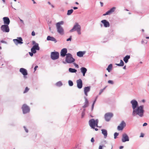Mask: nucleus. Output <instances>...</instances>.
I'll use <instances>...</instances> for the list:
<instances>
[{
	"mask_svg": "<svg viewBox=\"0 0 149 149\" xmlns=\"http://www.w3.org/2000/svg\"><path fill=\"white\" fill-rule=\"evenodd\" d=\"M143 105L138 107L135 110H133L132 115L133 116L136 114L142 117L143 116L144 111L143 109Z\"/></svg>",
	"mask_w": 149,
	"mask_h": 149,
	"instance_id": "obj_1",
	"label": "nucleus"
},
{
	"mask_svg": "<svg viewBox=\"0 0 149 149\" xmlns=\"http://www.w3.org/2000/svg\"><path fill=\"white\" fill-rule=\"evenodd\" d=\"M32 44L34 45L33 47V48L37 50H39L40 49V47H39L38 44L36 43L35 41H32Z\"/></svg>",
	"mask_w": 149,
	"mask_h": 149,
	"instance_id": "obj_19",
	"label": "nucleus"
},
{
	"mask_svg": "<svg viewBox=\"0 0 149 149\" xmlns=\"http://www.w3.org/2000/svg\"><path fill=\"white\" fill-rule=\"evenodd\" d=\"M14 43L16 45H17L18 44H22L23 43V40L21 37H18L17 39H14L13 40Z\"/></svg>",
	"mask_w": 149,
	"mask_h": 149,
	"instance_id": "obj_9",
	"label": "nucleus"
},
{
	"mask_svg": "<svg viewBox=\"0 0 149 149\" xmlns=\"http://www.w3.org/2000/svg\"><path fill=\"white\" fill-rule=\"evenodd\" d=\"M1 42H3V43H4V42H4V41H3V40L1 41Z\"/></svg>",
	"mask_w": 149,
	"mask_h": 149,
	"instance_id": "obj_61",
	"label": "nucleus"
},
{
	"mask_svg": "<svg viewBox=\"0 0 149 149\" xmlns=\"http://www.w3.org/2000/svg\"><path fill=\"white\" fill-rule=\"evenodd\" d=\"M112 64H110L109 65L107 68V70L109 72H110L112 70Z\"/></svg>",
	"mask_w": 149,
	"mask_h": 149,
	"instance_id": "obj_27",
	"label": "nucleus"
},
{
	"mask_svg": "<svg viewBox=\"0 0 149 149\" xmlns=\"http://www.w3.org/2000/svg\"><path fill=\"white\" fill-rule=\"evenodd\" d=\"M20 20L22 22H23V21L22 20L20 19Z\"/></svg>",
	"mask_w": 149,
	"mask_h": 149,
	"instance_id": "obj_62",
	"label": "nucleus"
},
{
	"mask_svg": "<svg viewBox=\"0 0 149 149\" xmlns=\"http://www.w3.org/2000/svg\"><path fill=\"white\" fill-rule=\"evenodd\" d=\"M19 71L24 76L28 74L26 70L24 68H20Z\"/></svg>",
	"mask_w": 149,
	"mask_h": 149,
	"instance_id": "obj_18",
	"label": "nucleus"
},
{
	"mask_svg": "<svg viewBox=\"0 0 149 149\" xmlns=\"http://www.w3.org/2000/svg\"><path fill=\"white\" fill-rule=\"evenodd\" d=\"M131 102H137L135 100H133Z\"/></svg>",
	"mask_w": 149,
	"mask_h": 149,
	"instance_id": "obj_45",
	"label": "nucleus"
},
{
	"mask_svg": "<svg viewBox=\"0 0 149 149\" xmlns=\"http://www.w3.org/2000/svg\"><path fill=\"white\" fill-rule=\"evenodd\" d=\"M75 3H76V4H79V3H78V2H75Z\"/></svg>",
	"mask_w": 149,
	"mask_h": 149,
	"instance_id": "obj_64",
	"label": "nucleus"
},
{
	"mask_svg": "<svg viewBox=\"0 0 149 149\" xmlns=\"http://www.w3.org/2000/svg\"><path fill=\"white\" fill-rule=\"evenodd\" d=\"M81 29L80 26L79 24L78 23H76L72 29L70 30V31L71 32L74 31H77L78 34L80 35L81 34Z\"/></svg>",
	"mask_w": 149,
	"mask_h": 149,
	"instance_id": "obj_3",
	"label": "nucleus"
},
{
	"mask_svg": "<svg viewBox=\"0 0 149 149\" xmlns=\"http://www.w3.org/2000/svg\"><path fill=\"white\" fill-rule=\"evenodd\" d=\"M129 139L128 136L127 134L124 133L123 134L122 138V141L123 142H125L129 141Z\"/></svg>",
	"mask_w": 149,
	"mask_h": 149,
	"instance_id": "obj_10",
	"label": "nucleus"
},
{
	"mask_svg": "<svg viewBox=\"0 0 149 149\" xmlns=\"http://www.w3.org/2000/svg\"><path fill=\"white\" fill-rule=\"evenodd\" d=\"M22 109L23 113L25 114L29 112L30 109L29 107L26 104L23 105Z\"/></svg>",
	"mask_w": 149,
	"mask_h": 149,
	"instance_id": "obj_7",
	"label": "nucleus"
},
{
	"mask_svg": "<svg viewBox=\"0 0 149 149\" xmlns=\"http://www.w3.org/2000/svg\"><path fill=\"white\" fill-rule=\"evenodd\" d=\"M130 58V55H127L124 58L123 60L126 63L128 62V60Z\"/></svg>",
	"mask_w": 149,
	"mask_h": 149,
	"instance_id": "obj_24",
	"label": "nucleus"
},
{
	"mask_svg": "<svg viewBox=\"0 0 149 149\" xmlns=\"http://www.w3.org/2000/svg\"><path fill=\"white\" fill-rule=\"evenodd\" d=\"M146 39H149V37H146Z\"/></svg>",
	"mask_w": 149,
	"mask_h": 149,
	"instance_id": "obj_63",
	"label": "nucleus"
},
{
	"mask_svg": "<svg viewBox=\"0 0 149 149\" xmlns=\"http://www.w3.org/2000/svg\"><path fill=\"white\" fill-rule=\"evenodd\" d=\"M125 126L126 123L125 122L123 121L121 122L120 125L118 126L117 129L119 131L122 130Z\"/></svg>",
	"mask_w": 149,
	"mask_h": 149,
	"instance_id": "obj_12",
	"label": "nucleus"
},
{
	"mask_svg": "<svg viewBox=\"0 0 149 149\" xmlns=\"http://www.w3.org/2000/svg\"><path fill=\"white\" fill-rule=\"evenodd\" d=\"M75 61V59L72 57V55L70 53H68L65 58V61L68 63H71Z\"/></svg>",
	"mask_w": 149,
	"mask_h": 149,
	"instance_id": "obj_4",
	"label": "nucleus"
},
{
	"mask_svg": "<svg viewBox=\"0 0 149 149\" xmlns=\"http://www.w3.org/2000/svg\"><path fill=\"white\" fill-rule=\"evenodd\" d=\"M71 36L69 38L67 39L66 40L67 41H70L71 40Z\"/></svg>",
	"mask_w": 149,
	"mask_h": 149,
	"instance_id": "obj_47",
	"label": "nucleus"
},
{
	"mask_svg": "<svg viewBox=\"0 0 149 149\" xmlns=\"http://www.w3.org/2000/svg\"><path fill=\"white\" fill-rule=\"evenodd\" d=\"M80 70L81 72L83 73V76H84L87 71V69L84 67H82L81 68Z\"/></svg>",
	"mask_w": 149,
	"mask_h": 149,
	"instance_id": "obj_21",
	"label": "nucleus"
},
{
	"mask_svg": "<svg viewBox=\"0 0 149 149\" xmlns=\"http://www.w3.org/2000/svg\"><path fill=\"white\" fill-rule=\"evenodd\" d=\"M123 147H124L123 146H120L119 147V149H122L123 148Z\"/></svg>",
	"mask_w": 149,
	"mask_h": 149,
	"instance_id": "obj_55",
	"label": "nucleus"
},
{
	"mask_svg": "<svg viewBox=\"0 0 149 149\" xmlns=\"http://www.w3.org/2000/svg\"><path fill=\"white\" fill-rule=\"evenodd\" d=\"M144 136V134L143 133H141L140 137H143Z\"/></svg>",
	"mask_w": 149,
	"mask_h": 149,
	"instance_id": "obj_44",
	"label": "nucleus"
},
{
	"mask_svg": "<svg viewBox=\"0 0 149 149\" xmlns=\"http://www.w3.org/2000/svg\"><path fill=\"white\" fill-rule=\"evenodd\" d=\"M4 23L5 25H8L10 23V20L8 17H5L3 18Z\"/></svg>",
	"mask_w": 149,
	"mask_h": 149,
	"instance_id": "obj_16",
	"label": "nucleus"
},
{
	"mask_svg": "<svg viewBox=\"0 0 149 149\" xmlns=\"http://www.w3.org/2000/svg\"><path fill=\"white\" fill-rule=\"evenodd\" d=\"M73 8V9H74V10H76V9H78V8H77V7H74Z\"/></svg>",
	"mask_w": 149,
	"mask_h": 149,
	"instance_id": "obj_56",
	"label": "nucleus"
},
{
	"mask_svg": "<svg viewBox=\"0 0 149 149\" xmlns=\"http://www.w3.org/2000/svg\"><path fill=\"white\" fill-rule=\"evenodd\" d=\"M36 49L32 47V48L31 49V51L32 53H35L36 52Z\"/></svg>",
	"mask_w": 149,
	"mask_h": 149,
	"instance_id": "obj_35",
	"label": "nucleus"
},
{
	"mask_svg": "<svg viewBox=\"0 0 149 149\" xmlns=\"http://www.w3.org/2000/svg\"><path fill=\"white\" fill-rule=\"evenodd\" d=\"M102 146H99V149H102Z\"/></svg>",
	"mask_w": 149,
	"mask_h": 149,
	"instance_id": "obj_53",
	"label": "nucleus"
},
{
	"mask_svg": "<svg viewBox=\"0 0 149 149\" xmlns=\"http://www.w3.org/2000/svg\"><path fill=\"white\" fill-rule=\"evenodd\" d=\"M73 10L72 9L69 10L68 11L67 14L68 15H70L73 12Z\"/></svg>",
	"mask_w": 149,
	"mask_h": 149,
	"instance_id": "obj_31",
	"label": "nucleus"
},
{
	"mask_svg": "<svg viewBox=\"0 0 149 149\" xmlns=\"http://www.w3.org/2000/svg\"><path fill=\"white\" fill-rule=\"evenodd\" d=\"M67 52V50L66 48H63L62 49L61 52L60 54L61 56L62 57L65 56L67 54H66Z\"/></svg>",
	"mask_w": 149,
	"mask_h": 149,
	"instance_id": "obj_13",
	"label": "nucleus"
},
{
	"mask_svg": "<svg viewBox=\"0 0 149 149\" xmlns=\"http://www.w3.org/2000/svg\"><path fill=\"white\" fill-rule=\"evenodd\" d=\"M29 89L27 87H26L23 93H27L29 91Z\"/></svg>",
	"mask_w": 149,
	"mask_h": 149,
	"instance_id": "obj_34",
	"label": "nucleus"
},
{
	"mask_svg": "<svg viewBox=\"0 0 149 149\" xmlns=\"http://www.w3.org/2000/svg\"><path fill=\"white\" fill-rule=\"evenodd\" d=\"M101 22L103 24L104 26L105 27H109L110 26L109 22L106 20H103L101 21Z\"/></svg>",
	"mask_w": 149,
	"mask_h": 149,
	"instance_id": "obj_17",
	"label": "nucleus"
},
{
	"mask_svg": "<svg viewBox=\"0 0 149 149\" xmlns=\"http://www.w3.org/2000/svg\"><path fill=\"white\" fill-rule=\"evenodd\" d=\"M38 67V66L37 65L34 68V71H35L36 70L37 68Z\"/></svg>",
	"mask_w": 149,
	"mask_h": 149,
	"instance_id": "obj_52",
	"label": "nucleus"
},
{
	"mask_svg": "<svg viewBox=\"0 0 149 149\" xmlns=\"http://www.w3.org/2000/svg\"><path fill=\"white\" fill-rule=\"evenodd\" d=\"M88 103H85L84 105L83 106V108H85L88 106Z\"/></svg>",
	"mask_w": 149,
	"mask_h": 149,
	"instance_id": "obj_37",
	"label": "nucleus"
},
{
	"mask_svg": "<svg viewBox=\"0 0 149 149\" xmlns=\"http://www.w3.org/2000/svg\"><path fill=\"white\" fill-rule=\"evenodd\" d=\"M1 30L5 32H8L9 31L10 29L8 25H4L1 26Z\"/></svg>",
	"mask_w": 149,
	"mask_h": 149,
	"instance_id": "obj_8",
	"label": "nucleus"
},
{
	"mask_svg": "<svg viewBox=\"0 0 149 149\" xmlns=\"http://www.w3.org/2000/svg\"><path fill=\"white\" fill-rule=\"evenodd\" d=\"M56 85L58 87H60L62 85V83L61 81H59L56 84Z\"/></svg>",
	"mask_w": 149,
	"mask_h": 149,
	"instance_id": "obj_30",
	"label": "nucleus"
},
{
	"mask_svg": "<svg viewBox=\"0 0 149 149\" xmlns=\"http://www.w3.org/2000/svg\"><path fill=\"white\" fill-rule=\"evenodd\" d=\"M68 84L70 86H72L73 85V84L72 81L71 80H69L68 81Z\"/></svg>",
	"mask_w": 149,
	"mask_h": 149,
	"instance_id": "obj_32",
	"label": "nucleus"
},
{
	"mask_svg": "<svg viewBox=\"0 0 149 149\" xmlns=\"http://www.w3.org/2000/svg\"><path fill=\"white\" fill-rule=\"evenodd\" d=\"M113 114L111 113H107L104 115V118L106 121H109L111 118L113 117Z\"/></svg>",
	"mask_w": 149,
	"mask_h": 149,
	"instance_id": "obj_6",
	"label": "nucleus"
},
{
	"mask_svg": "<svg viewBox=\"0 0 149 149\" xmlns=\"http://www.w3.org/2000/svg\"><path fill=\"white\" fill-rule=\"evenodd\" d=\"M119 135V133L117 132H115L114 133V139H116L117 138V137Z\"/></svg>",
	"mask_w": 149,
	"mask_h": 149,
	"instance_id": "obj_36",
	"label": "nucleus"
},
{
	"mask_svg": "<svg viewBox=\"0 0 149 149\" xmlns=\"http://www.w3.org/2000/svg\"><path fill=\"white\" fill-rule=\"evenodd\" d=\"M95 141L93 137L91 139V142L92 143H93Z\"/></svg>",
	"mask_w": 149,
	"mask_h": 149,
	"instance_id": "obj_41",
	"label": "nucleus"
},
{
	"mask_svg": "<svg viewBox=\"0 0 149 149\" xmlns=\"http://www.w3.org/2000/svg\"><path fill=\"white\" fill-rule=\"evenodd\" d=\"M33 53H32V52H29V55H30V56H32L33 55Z\"/></svg>",
	"mask_w": 149,
	"mask_h": 149,
	"instance_id": "obj_50",
	"label": "nucleus"
},
{
	"mask_svg": "<svg viewBox=\"0 0 149 149\" xmlns=\"http://www.w3.org/2000/svg\"><path fill=\"white\" fill-rule=\"evenodd\" d=\"M90 90V87L87 86L85 87L84 88V91L85 94L86 96H87V93Z\"/></svg>",
	"mask_w": 149,
	"mask_h": 149,
	"instance_id": "obj_20",
	"label": "nucleus"
},
{
	"mask_svg": "<svg viewBox=\"0 0 149 149\" xmlns=\"http://www.w3.org/2000/svg\"><path fill=\"white\" fill-rule=\"evenodd\" d=\"M59 57V53L58 52H54L51 53V57L54 60L58 59Z\"/></svg>",
	"mask_w": 149,
	"mask_h": 149,
	"instance_id": "obj_5",
	"label": "nucleus"
},
{
	"mask_svg": "<svg viewBox=\"0 0 149 149\" xmlns=\"http://www.w3.org/2000/svg\"><path fill=\"white\" fill-rule=\"evenodd\" d=\"M95 123L96 124H98V120L97 119H96L95 120Z\"/></svg>",
	"mask_w": 149,
	"mask_h": 149,
	"instance_id": "obj_48",
	"label": "nucleus"
},
{
	"mask_svg": "<svg viewBox=\"0 0 149 149\" xmlns=\"http://www.w3.org/2000/svg\"><path fill=\"white\" fill-rule=\"evenodd\" d=\"M118 66H123L124 65V63L123 61L121 60L120 61V63L119 64H116Z\"/></svg>",
	"mask_w": 149,
	"mask_h": 149,
	"instance_id": "obj_29",
	"label": "nucleus"
},
{
	"mask_svg": "<svg viewBox=\"0 0 149 149\" xmlns=\"http://www.w3.org/2000/svg\"><path fill=\"white\" fill-rule=\"evenodd\" d=\"M116 8L115 7H113L112 8L109 10L107 12L105 13L103 15L105 16L107 15H110L114 11Z\"/></svg>",
	"mask_w": 149,
	"mask_h": 149,
	"instance_id": "obj_15",
	"label": "nucleus"
},
{
	"mask_svg": "<svg viewBox=\"0 0 149 149\" xmlns=\"http://www.w3.org/2000/svg\"><path fill=\"white\" fill-rule=\"evenodd\" d=\"M95 121L94 119H91L89 121V124L91 128H95Z\"/></svg>",
	"mask_w": 149,
	"mask_h": 149,
	"instance_id": "obj_11",
	"label": "nucleus"
},
{
	"mask_svg": "<svg viewBox=\"0 0 149 149\" xmlns=\"http://www.w3.org/2000/svg\"><path fill=\"white\" fill-rule=\"evenodd\" d=\"M108 83L110 84H113V81L111 80H109L108 81Z\"/></svg>",
	"mask_w": 149,
	"mask_h": 149,
	"instance_id": "obj_39",
	"label": "nucleus"
},
{
	"mask_svg": "<svg viewBox=\"0 0 149 149\" xmlns=\"http://www.w3.org/2000/svg\"><path fill=\"white\" fill-rule=\"evenodd\" d=\"M98 124H96V123L95 124V126H96L97 127H98Z\"/></svg>",
	"mask_w": 149,
	"mask_h": 149,
	"instance_id": "obj_57",
	"label": "nucleus"
},
{
	"mask_svg": "<svg viewBox=\"0 0 149 149\" xmlns=\"http://www.w3.org/2000/svg\"><path fill=\"white\" fill-rule=\"evenodd\" d=\"M84 54V52L79 51L77 53V55L79 57H82L83 56Z\"/></svg>",
	"mask_w": 149,
	"mask_h": 149,
	"instance_id": "obj_23",
	"label": "nucleus"
},
{
	"mask_svg": "<svg viewBox=\"0 0 149 149\" xmlns=\"http://www.w3.org/2000/svg\"><path fill=\"white\" fill-rule=\"evenodd\" d=\"M105 88H104L103 89H101L100 90L99 93V95H100L101 94V93L103 92L104 90L105 89Z\"/></svg>",
	"mask_w": 149,
	"mask_h": 149,
	"instance_id": "obj_38",
	"label": "nucleus"
},
{
	"mask_svg": "<svg viewBox=\"0 0 149 149\" xmlns=\"http://www.w3.org/2000/svg\"><path fill=\"white\" fill-rule=\"evenodd\" d=\"M77 87L79 88H81L82 87L83 83L81 79H79L77 81Z\"/></svg>",
	"mask_w": 149,
	"mask_h": 149,
	"instance_id": "obj_14",
	"label": "nucleus"
},
{
	"mask_svg": "<svg viewBox=\"0 0 149 149\" xmlns=\"http://www.w3.org/2000/svg\"><path fill=\"white\" fill-rule=\"evenodd\" d=\"M47 40H51L54 41H56L55 39L54 38L51 37L50 36H48L47 37Z\"/></svg>",
	"mask_w": 149,
	"mask_h": 149,
	"instance_id": "obj_25",
	"label": "nucleus"
},
{
	"mask_svg": "<svg viewBox=\"0 0 149 149\" xmlns=\"http://www.w3.org/2000/svg\"><path fill=\"white\" fill-rule=\"evenodd\" d=\"M147 125V123H145L143 124V126H146Z\"/></svg>",
	"mask_w": 149,
	"mask_h": 149,
	"instance_id": "obj_51",
	"label": "nucleus"
},
{
	"mask_svg": "<svg viewBox=\"0 0 149 149\" xmlns=\"http://www.w3.org/2000/svg\"><path fill=\"white\" fill-rule=\"evenodd\" d=\"M100 3L101 4V6L102 7L103 6V3L101 2H100Z\"/></svg>",
	"mask_w": 149,
	"mask_h": 149,
	"instance_id": "obj_54",
	"label": "nucleus"
},
{
	"mask_svg": "<svg viewBox=\"0 0 149 149\" xmlns=\"http://www.w3.org/2000/svg\"><path fill=\"white\" fill-rule=\"evenodd\" d=\"M145 100H144V99H143V100H142V102H145Z\"/></svg>",
	"mask_w": 149,
	"mask_h": 149,
	"instance_id": "obj_60",
	"label": "nucleus"
},
{
	"mask_svg": "<svg viewBox=\"0 0 149 149\" xmlns=\"http://www.w3.org/2000/svg\"><path fill=\"white\" fill-rule=\"evenodd\" d=\"M144 41H145V42H144V41H143V40H142L141 41L142 43H143L144 42V43H147V41L146 40H144Z\"/></svg>",
	"mask_w": 149,
	"mask_h": 149,
	"instance_id": "obj_49",
	"label": "nucleus"
},
{
	"mask_svg": "<svg viewBox=\"0 0 149 149\" xmlns=\"http://www.w3.org/2000/svg\"><path fill=\"white\" fill-rule=\"evenodd\" d=\"M102 133L104 135V137L105 138H106L107 137V131L105 129H102L101 130Z\"/></svg>",
	"mask_w": 149,
	"mask_h": 149,
	"instance_id": "obj_22",
	"label": "nucleus"
},
{
	"mask_svg": "<svg viewBox=\"0 0 149 149\" xmlns=\"http://www.w3.org/2000/svg\"><path fill=\"white\" fill-rule=\"evenodd\" d=\"M85 111V109H84L83 110V111L82 113L81 116V118H83L84 117V116L85 115V113L84 112Z\"/></svg>",
	"mask_w": 149,
	"mask_h": 149,
	"instance_id": "obj_33",
	"label": "nucleus"
},
{
	"mask_svg": "<svg viewBox=\"0 0 149 149\" xmlns=\"http://www.w3.org/2000/svg\"><path fill=\"white\" fill-rule=\"evenodd\" d=\"M74 65H75V66L76 67H77V68H79V66H78V65L76 64L75 63H74Z\"/></svg>",
	"mask_w": 149,
	"mask_h": 149,
	"instance_id": "obj_46",
	"label": "nucleus"
},
{
	"mask_svg": "<svg viewBox=\"0 0 149 149\" xmlns=\"http://www.w3.org/2000/svg\"><path fill=\"white\" fill-rule=\"evenodd\" d=\"M31 35L32 36H35V32L34 31H33L32 32Z\"/></svg>",
	"mask_w": 149,
	"mask_h": 149,
	"instance_id": "obj_43",
	"label": "nucleus"
},
{
	"mask_svg": "<svg viewBox=\"0 0 149 149\" xmlns=\"http://www.w3.org/2000/svg\"><path fill=\"white\" fill-rule=\"evenodd\" d=\"M32 0L33 1L34 3H36V2L35 1H34V0Z\"/></svg>",
	"mask_w": 149,
	"mask_h": 149,
	"instance_id": "obj_59",
	"label": "nucleus"
},
{
	"mask_svg": "<svg viewBox=\"0 0 149 149\" xmlns=\"http://www.w3.org/2000/svg\"><path fill=\"white\" fill-rule=\"evenodd\" d=\"M64 24V22L61 21L57 23L56 24L57 31L60 34L63 35L64 34V30L61 25Z\"/></svg>",
	"mask_w": 149,
	"mask_h": 149,
	"instance_id": "obj_2",
	"label": "nucleus"
},
{
	"mask_svg": "<svg viewBox=\"0 0 149 149\" xmlns=\"http://www.w3.org/2000/svg\"><path fill=\"white\" fill-rule=\"evenodd\" d=\"M132 107L133 110H135L137 107L138 106V103H132Z\"/></svg>",
	"mask_w": 149,
	"mask_h": 149,
	"instance_id": "obj_26",
	"label": "nucleus"
},
{
	"mask_svg": "<svg viewBox=\"0 0 149 149\" xmlns=\"http://www.w3.org/2000/svg\"><path fill=\"white\" fill-rule=\"evenodd\" d=\"M95 103H93V104L92 105V107H91V110H93V109Z\"/></svg>",
	"mask_w": 149,
	"mask_h": 149,
	"instance_id": "obj_42",
	"label": "nucleus"
},
{
	"mask_svg": "<svg viewBox=\"0 0 149 149\" xmlns=\"http://www.w3.org/2000/svg\"><path fill=\"white\" fill-rule=\"evenodd\" d=\"M94 129H95V130L96 131H97L98 130V129L97 128H94Z\"/></svg>",
	"mask_w": 149,
	"mask_h": 149,
	"instance_id": "obj_58",
	"label": "nucleus"
},
{
	"mask_svg": "<svg viewBox=\"0 0 149 149\" xmlns=\"http://www.w3.org/2000/svg\"><path fill=\"white\" fill-rule=\"evenodd\" d=\"M24 128L26 132L27 133H28V130L26 128V127L25 126H24Z\"/></svg>",
	"mask_w": 149,
	"mask_h": 149,
	"instance_id": "obj_40",
	"label": "nucleus"
},
{
	"mask_svg": "<svg viewBox=\"0 0 149 149\" xmlns=\"http://www.w3.org/2000/svg\"><path fill=\"white\" fill-rule=\"evenodd\" d=\"M69 71L70 72L72 73L76 72L77 71V70H76L71 68H69Z\"/></svg>",
	"mask_w": 149,
	"mask_h": 149,
	"instance_id": "obj_28",
	"label": "nucleus"
}]
</instances>
